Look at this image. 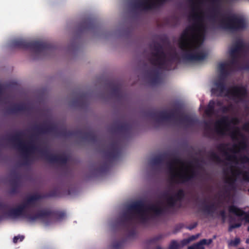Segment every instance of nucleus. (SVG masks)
<instances>
[{
	"label": "nucleus",
	"mask_w": 249,
	"mask_h": 249,
	"mask_svg": "<svg viewBox=\"0 0 249 249\" xmlns=\"http://www.w3.org/2000/svg\"><path fill=\"white\" fill-rule=\"evenodd\" d=\"M209 157L212 160L217 163H220L222 162L220 157L214 152L212 151L210 153Z\"/></svg>",
	"instance_id": "4c0bfd02"
},
{
	"label": "nucleus",
	"mask_w": 249,
	"mask_h": 249,
	"mask_svg": "<svg viewBox=\"0 0 249 249\" xmlns=\"http://www.w3.org/2000/svg\"><path fill=\"white\" fill-rule=\"evenodd\" d=\"M232 105H229V106H223L221 107V110L223 113L229 112L232 108Z\"/></svg>",
	"instance_id": "49530a36"
},
{
	"label": "nucleus",
	"mask_w": 249,
	"mask_h": 249,
	"mask_svg": "<svg viewBox=\"0 0 249 249\" xmlns=\"http://www.w3.org/2000/svg\"><path fill=\"white\" fill-rule=\"evenodd\" d=\"M216 105L217 106H221L222 105V102L220 101H217L216 102Z\"/></svg>",
	"instance_id": "69168bd1"
},
{
	"label": "nucleus",
	"mask_w": 249,
	"mask_h": 249,
	"mask_svg": "<svg viewBox=\"0 0 249 249\" xmlns=\"http://www.w3.org/2000/svg\"><path fill=\"white\" fill-rule=\"evenodd\" d=\"M163 237V235L162 234H159L157 236H156L150 240V242L152 243H156L159 240L161 239Z\"/></svg>",
	"instance_id": "a18cd8bd"
},
{
	"label": "nucleus",
	"mask_w": 249,
	"mask_h": 249,
	"mask_svg": "<svg viewBox=\"0 0 249 249\" xmlns=\"http://www.w3.org/2000/svg\"><path fill=\"white\" fill-rule=\"evenodd\" d=\"M168 0H145L140 1L136 0L133 4L134 8L136 9H142L143 10H151L162 5Z\"/></svg>",
	"instance_id": "4468645a"
},
{
	"label": "nucleus",
	"mask_w": 249,
	"mask_h": 249,
	"mask_svg": "<svg viewBox=\"0 0 249 249\" xmlns=\"http://www.w3.org/2000/svg\"><path fill=\"white\" fill-rule=\"evenodd\" d=\"M213 242V240L212 239H203L198 242L199 244L201 245L202 246H203L204 245H209Z\"/></svg>",
	"instance_id": "c03bdc74"
},
{
	"label": "nucleus",
	"mask_w": 249,
	"mask_h": 249,
	"mask_svg": "<svg viewBox=\"0 0 249 249\" xmlns=\"http://www.w3.org/2000/svg\"><path fill=\"white\" fill-rule=\"evenodd\" d=\"M163 161V158L162 156H157L151 160V162L153 165H157L162 163Z\"/></svg>",
	"instance_id": "e433bc0d"
},
{
	"label": "nucleus",
	"mask_w": 249,
	"mask_h": 249,
	"mask_svg": "<svg viewBox=\"0 0 249 249\" xmlns=\"http://www.w3.org/2000/svg\"><path fill=\"white\" fill-rule=\"evenodd\" d=\"M221 27L226 30L236 32L244 30L247 27L245 19L235 14H231L220 20Z\"/></svg>",
	"instance_id": "0eeeda50"
},
{
	"label": "nucleus",
	"mask_w": 249,
	"mask_h": 249,
	"mask_svg": "<svg viewBox=\"0 0 249 249\" xmlns=\"http://www.w3.org/2000/svg\"><path fill=\"white\" fill-rule=\"evenodd\" d=\"M18 178H16L11 180V188L10 193L11 194H15L18 193Z\"/></svg>",
	"instance_id": "2f4dec72"
},
{
	"label": "nucleus",
	"mask_w": 249,
	"mask_h": 249,
	"mask_svg": "<svg viewBox=\"0 0 249 249\" xmlns=\"http://www.w3.org/2000/svg\"><path fill=\"white\" fill-rule=\"evenodd\" d=\"M41 198V196L37 194L31 195L27 198L25 202L18 206V207L20 209V210L22 213H27L25 209L30 207L33 206L35 202L40 199Z\"/></svg>",
	"instance_id": "dca6fc26"
},
{
	"label": "nucleus",
	"mask_w": 249,
	"mask_h": 249,
	"mask_svg": "<svg viewBox=\"0 0 249 249\" xmlns=\"http://www.w3.org/2000/svg\"><path fill=\"white\" fill-rule=\"evenodd\" d=\"M173 196L178 201H181L184 199L185 196V192L182 189H179Z\"/></svg>",
	"instance_id": "72a5a7b5"
},
{
	"label": "nucleus",
	"mask_w": 249,
	"mask_h": 249,
	"mask_svg": "<svg viewBox=\"0 0 249 249\" xmlns=\"http://www.w3.org/2000/svg\"><path fill=\"white\" fill-rule=\"evenodd\" d=\"M241 161L242 163H249V158L246 156H245L241 158Z\"/></svg>",
	"instance_id": "6e6d98bb"
},
{
	"label": "nucleus",
	"mask_w": 249,
	"mask_h": 249,
	"mask_svg": "<svg viewBox=\"0 0 249 249\" xmlns=\"http://www.w3.org/2000/svg\"><path fill=\"white\" fill-rule=\"evenodd\" d=\"M231 60L228 62L229 69L232 70H245L249 71V63H246L242 67H240L239 62V55L230 54Z\"/></svg>",
	"instance_id": "f3484780"
},
{
	"label": "nucleus",
	"mask_w": 249,
	"mask_h": 249,
	"mask_svg": "<svg viewBox=\"0 0 249 249\" xmlns=\"http://www.w3.org/2000/svg\"><path fill=\"white\" fill-rule=\"evenodd\" d=\"M215 102L213 100H211L209 102L207 108L205 110V113L208 116H212L214 113Z\"/></svg>",
	"instance_id": "c85d7f7f"
},
{
	"label": "nucleus",
	"mask_w": 249,
	"mask_h": 249,
	"mask_svg": "<svg viewBox=\"0 0 249 249\" xmlns=\"http://www.w3.org/2000/svg\"><path fill=\"white\" fill-rule=\"evenodd\" d=\"M29 110V107L24 103L15 104L7 108V112L10 114H15L22 111Z\"/></svg>",
	"instance_id": "4be33fe9"
},
{
	"label": "nucleus",
	"mask_w": 249,
	"mask_h": 249,
	"mask_svg": "<svg viewBox=\"0 0 249 249\" xmlns=\"http://www.w3.org/2000/svg\"><path fill=\"white\" fill-rule=\"evenodd\" d=\"M82 25L81 23L79 22V49H80V34L81 32L82 31Z\"/></svg>",
	"instance_id": "13d9d810"
},
{
	"label": "nucleus",
	"mask_w": 249,
	"mask_h": 249,
	"mask_svg": "<svg viewBox=\"0 0 249 249\" xmlns=\"http://www.w3.org/2000/svg\"><path fill=\"white\" fill-rule=\"evenodd\" d=\"M24 238V236L23 235H18L16 236L13 238V242L15 243H17L18 241H22Z\"/></svg>",
	"instance_id": "de8ad7c7"
},
{
	"label": "nucleus",
	"mask_w": 249,
	"mask_h": 249,
	"mask_svg": "<svg viewBox=\"0 0 249 249\" xmlns=\"http://www.w3.org/2000/svg\"><path fill=\"white\" fill-rule=\"evenodd\" d=\"M180 245L175 240L171 242L169 247V249H179L180 248Z\"/></svg>",
	"instance_id": "79ce46f5"
},
{
	"label": "nucleus",
	"mask_w": 249,
	"mask_h": 249,
	"mask_svg": "<svg viewBox=\"0 0 249 249\" xmlns=\"http://www.w3.org/2000/svg\"><path fill=\"white\" fill-rule=\"evenodd\" d=\"M230 126L229 118L225 116L217 121L215 124V131L219 135H224Z\"/></svg>",
	"instance_id": "2eb2a0df"
},
{
	"label": "nucleus",
	"mask_w": 249,
	"mask_h": 249,
	"mask_svg": "<svg viewBox=\"0 0 249 249\" xmlns=\"http://www.w3.org/2000/svg\"><path fill=\"white\" fill-rule=\"evenodd\" d=\"M55 215L57 218L59 219H63L65 216V213L63 212H58Z\"/></svg>",
	"instance_id": "603ef678"
},
{
	"label": "nucleus",
	"mask_w": 249,
	"mask_h": 249,
	"mask_svg": "<svg viewBox=\"0 0 249 249\" xmlns=\"http://www.w3.org/2000/svg\"><path fill=\"white\" fill-rule=\"evenodd\" d=\"M230 136L233 140H238V137H240L243 140L245 139V136L240 131L238 128H236L234 131H232L230 134Z\"/></svg>",
	"instance_id": "473e14b6"
},
{
	"label": "nucleus",
	"mask_w": 249,
	"mask_h": 249,
	"mask_svg": "<svg viewBox=\"0 0 249 249\" xmlns=\"http://www.w3.org/2000/svg\"><path fill=\"white\" fill-rule=\"evenodd\" d=\"M109 86L111 89V92L113 96L118 99H121L123 97V93L118 84L110 82L109 83Z\"/></svg>",
	"instance_id": "b1692460"
},
{
	"label": "nucleus",
	"mask_w": 249,
	"mask_h": 249,
	"mask_svg": "<svg viewBox=\"0 0 249 249\" xmlns=\"http://www.w3.org/2000/svg\"><path fill=\"white\" fill-rule=\"evenodd\" d=\"M247 48V44L242 39H238L230 50V54L239 55V53L243 49Z\"/></svg>",
	"instance_id": "412c9836"
},
{
	"label": "nucleus",
	"mask_w": 249,
	"mask_h": 249,
	"mask_svg": "<svg viewBox=\"0 0 249 249\" xmlns=\"http://www.w3.org/2000/svg\"><path fill=\"white\" fill-rule=\"evenodd\" d=\"M33 130L38 134L52 133L65 138L70 137L72 134V132L68 130L66 128L64 127L58 129L57 126L53 124L48 125H36L33 128Z\"/></svg>",
	"instance_id": "1a4fd4ad"
},
{
	"label": "nucleus",
	"mask_w": 249,
	"mask_h": 249,
	"mask_svg": "<svg viewBox=\"0 0 249 249\" xmlns=\"http://www.w3.org/2000/svg\"><path fill=\"white\" fill-rule=\"evenodd\" d=\"M133 128V124L130 122L123 123L114 127L116 131L124 134L126 136H129L131 134Z\"/></svg>",
	"instance_id": "a211bd4d"
},
{
	"label": "nucleus",
	"mask_w": 249,
	"mask_h": 249,
	"mask_svg": "<svg viewBox=\"0 0 249 249\" xmlns=\"http://www.w3.org/2000/svg\"><path fill=\"white\" fill-rule=\"evenodd\" d=\"M205 200H204L203 203L204 205L200 208L201 211L208 216H213L216 210V207L214 203L207 205L205 204Z\"/></svg>",
	"instance_id": "393cba45"
},
{
	"label": "nucleus",
	"mask_w": 249,
	"mask_h": 249,
	"mask_svg": "<svg viewBox=\"0 0 249 249\" xmlns=\"http://www.w3.org/2000/svg\"><path fill=\"white\" fill-rule=\"evenodd\" d=\"M146 206L144 203L141 200L135 201L129 205V210L130 211H135V215H138L139 219L142 223H145L148 220L147 215L145 213V210L148 209V207ZM150 211H151L150 210Z\"/></svg>",
	"instance_id": "f8f14e48"
},
{
	"label": "nucleus",
	"mask_w": 249,
	"mask_h": 249,
	"mask_svg": "<svg viewBox=\"0 0 249 249\" xmlns=\"http://www.w3.org/2000/svg\"><path fill=\"white\" fill-rule=\"evenodd\" d=\"M197 225V223L196 222H195L186 227L187 229H189V230H192L195 228Z\"/></svg>",
	"instance_id": "4d7b16f0"
},
{
	"label": "nucleus",
	"mask_w": 249,
	"mask_h": 249,
	"mask_svg": "<svg viewBox=\"0 0 249 249\" xmlns=\"http://www.w3.org/2000/svg\"><path fill=\"white\" fill-rule=\"evenodd\" d=\"M191 17L195 23L182 32L178 45L183 52V60L188 62H195L203 60L206 57V54L200 51L202 43L199 41L195 33L196 31L205 32L206 27L203 23V17L200 14L195 13Z\"/></svg>",
	"instance_id": "f257e3e1"
},
{
	"label": "nucleus",
	"mask_w": 249,
	"mask_h": 249,
	"mask_svg": "<svg viewBox=\"0 0 249 249\" xmlns=\"http://www.w3.org/2000/svg\"><path fill=\"white\" fill-rule=\"evenodd\" d=\"M242 129L246 132H249V122L243 124Z\"/></svg>",
	"instance_id": "5fc2aeb1"
},
{
	"label": "nucleus",
	"mask_w": 249,
	"mask_h": 249,
	"mask_svg": "<svg viewBox=\"0 0 249 249\" xmlns=\"http://www.w3.org/2000/svg\"><path fill=\"white\" fill-rule=\"evenodd\" d=\"M177 201H178L176 200L174 196H170L167 198V205L166 207H161L157 204H151L148 208L155 215L160 216L168 212V208L174 207Z\"/></svg>",
	"instance_id": "ddd939ff"
},
{
	"label": "nucleus",
	"mask_w": 249,
	"mask_h": 249,
	"mask_svg": "<svg viewBox=\"0 0 249 249\" xmlns=\"http://www.w3.org/2000/svg\"><path fill=\"white\" fill-rule=\"evenodd\" d=\"M199 236V234L194 235L190 236L188 238L184 239L181 241V247L184 246L188 244L190 242L196 240Z\"/></svg>",
	"instance_id": "f704fd0d"
},
{
	"label": "nucleus",
	"mask_w": 249,
	"mask_h": 249,
	"mask_svg": "<svg viewBox=\"0 0 249 249\" xmlns=\"http://www.w3.org/2000/svg\"><path fill=\"white\" fill-rule=\"evenodd\" d=\"M246 243L247 244H249V238L247 239V240L246 241Z\"/></svg>",
	"instance_id": "774afa93"
},
{
	"label": "nucleus",
	"mask_w": 249,
	"mask_h": 249,
	"mask_svg": "<svg viewBox=\"0 0 249 249\" xmlns=\"http://www.w3.org/2000/svg\"><path fill=\"white\" fill-rule=\"evenodd\" d=\"M121 148L120 143L118 141L111 142L105 152V157L107 160L101 166L98 168L97 171L101 173L107 172L109 168L110 164L116 160L120 155Z\"/></svg>",
	"instance_id": "423d86ee"
},
{
	"label": "nucleus",
	"mask_w": 249,
	"mask_h": 249,
	"mask_svg": "<svg viewBox=\"0 0 249 249\" xmlns=\"http://www.w3.org/2000/svg\"><path fill=\"white\" fill-rule=\"evenodd\" d=\"M84 137L86 140L91 142H95L97 141V136L93 131L85 133Z\"/></svg>",
	"instance_id": "7c9ffc66"
},
{
	"label": "nucleus",
	"mask_w": 249,
	"mask_h": 249,
	"mask_svg": "<svg viewBox=\"0 0 249 249\" xmlns=\"http://www.w3.org/2000/svg\"><path fill=\"white\" fill-rule=\"evenodd\" d=\"M184 162L183 160L180 159L178 157H175L171 161L168 162L167 163V165L168 167V169L169 170V172L171 174V176L172 174H175V167L174 165L176 164H183Z\"/></svg>",
	"instance_id": "cd10ccee"
},
{
	"label": "nucleus",
	"mask_w": 249,
	"mask_h": 249,
	"mask_svg": "<svg viewBox=\"0 0 249 249\" xmlns=\"http://www.w3.org/2000/svg\"><path fill=\"white\" fill-rule=\"evenodd\" d=\"M231 220L230 221V224L228 228V231L230 232H231L234 229L238 228L242 226V223L241 222L231 224Z\"/></svg>",
	"instance_id": "58836bf2"
},
{
	"label": "nucleus",
	"mask_w": 249,
	"mask_h": 249,
	"mask_svg": "<svg viewBox=\"0 0 249 249\" xmlns=\"http://www.w3.org/2000/svg\"><path fill=\"white\" fill-rule=\"evenodd\" d=\"M4 88L2 84H0V101L1 99V96L4 92Z\"/></svg>",
	"instance_id": "bf43d9fd"
},
{
	"label": "nucleus",
	"mask_w": 249,
	"mask_h": 249,
	"mask_svg": "<svg viewBox=\"0 0 249 249\" xmlns=\"http://www.w3.org/2000/svg\"><path fill=\"white\" fill-rule=\"evenodd\" d=\"M150 48L154 52L151 53L152 56L149 61L152 65L157 66L158 68L147 71V74L151 84L155 85L160 82L159 70L162 69L170 70L171 69L169 66L170 61L167 60L166 54L162 46L158 42H154L150 45Z\"/></svg>",
	"instance_id": "7ed1b4c3"
},
{
	"label": "nucleus",
	"mask_w": 249,
	"mask_h": 249,
	"mask_svg": "<svg viewBox=\"0 0 249 249\" xmlns=\"http://www.w3.org/2000/svg\"><path fill=\"white\" fill-rule=\"evenodd\" d=\"M8 208L7 205L3 204L0 201V209L1 210H5Z\"/></svg>",
	"instance_id": "680f3d73"
},
{
	"label": "nucleus",
	"mask_w": 249,
	"mask_h": 249,
	"mask_svg": "<svg viewBox=\"0 0 249 249\" xmlns=\"http://www.w3.org/2000/svg\"><path fill=\"white\" fill-rule=\"evenodd\" d=\"M135 211H130L129 205L127 208V211L117 219L115 226L126 231L133 226V220L135 217Z\"/></svg>",
	"instance_id": "9b49d317"
},
{
	"label": "nucleus",
	"mask_w": 249,
	"mask_h": 249,
	"mask_svg": "<svg viewBox=\"0 0 249 249\" xmlns=\"http://www.w3.org/2000/svg\"><path fill=\"white\" fill-rule=\"evenodd\" d=\"M177 119H178L180 122L185 124L186 127L193 126L196 122V120L191 116L180 113V110L179 114L177 115L176 120Z\"/></svg>",
	"instance_id": "5701e85b"
},
{
	"label": "nucleus",
	"mask_w": 249,
	"mask_h": 249,
	"mask_svg": "<svg viewBox=\"0 0 249 249\" xmlns=\"http://www.w3.org/2000/svg\"><path fill=\"white\" fill-rule=\"evenodd\" d=\"M11 46L13 48L29 50L36 53H39L47 51L52 50L53 46L52 44L41 41H28L23 39L13 40Z\"/></svg>",
	"instance_id": "39448f33"
},
{
	"label": "nucleus",
	"mask_w": 249,
	"mask_h": 249,
	"mask_svg": "<svg viewBox=\"0 0 249 249\" xmlns=\"http://www.w3.org/2000/svg\"><path fill=\"white\" fill-rule=\"evenodd\" d=\"M226 78L219 77L215 81V88L211 89V92L217 96H222V93L226 91L225 96L228 97L236 103L244 102L248 97V90L243 86H233L230 88H227L225 80Z\"/></svg>",
	"instance_id": "20e7f679"
},
{
	"label": "nucleus",
	"mask_w": 249,
	"mask_h": 249,
	"mask_svg": "<svg viewBox=\"0 0 249 249\" xmlns=\"http://www.w3.org/2000/svg\"><path fill=\"white\" fill-rule=\"evenodd\" d=\"M246 146V142L245 141H242L239 143V146L242 148H245Z\"/></svg>",
	"instance_id": "052dcab7"
},
{
	"label": "nucleus",
	"mask_w": 249,
	"mask_h": 249,
	"mask_svg": "<svg viewBox=\"0 0 249 249\" xmlns=\"http://www.w3.org/2000/svg\"><path fill=\"white\" fill-rule=\"evenodd\" d=\"M124 241H115L112 245V249H121L123 247Z\"/></svg>",
	"instance_id": "ea45409f"
},
{
	"label": "nucleus",
	"mask_w": 249,
	"mask_h": 249,
	"mask_svg": "<svg viewBox=\"0 0 249 249\" xmlns=\"http://www.w3.org/2000/svg\"><path fill=\"white\" fill-rule=\"evenodd\" d=\"M240 243V239L238 237H236L234 240H232L230 242V245L231 246L236 247Z\"/></svg>",
	"instance_id": "37998d69"
},
{
	"label": "nucleus",
	"mask_w": 249,
	"mask_h": 249,
	"mask_svg": "<svg viewBox=\"0 0 249 249\" xmlns=\"http://www.w3.org/2000/svg\"><path fill=\"white\" fill-rule=\"evenodd\" d=\"M167 195H168V194H167V193H164V194H163V196L164 197H166L167 196Z\"/></svg>",
	"instance_id": "338daca9"
},
{
	"label": "nucleus",
	"mask_w": 249,
	"mask_h": 249,
	"mask_svg": "<svg viewBox=\"0 0 249 249\" xmlns=\"http://www.w3.org/2000/svg\"><path fill=\"white\" fill-rule=\"evenodd\" d=\"M85 24L84 29L85 31L93 30L96 28V24L93 20L86 22Z\"/></svg>",
	"instance_id": "c9c22d12"
},
{
	"label": "nucleus",
	"mask_w": 249,
	"mask_h": 249,
	"mask_svg": "<svg viewBox=\"0 0 249 249\" xmlns=\"http://www.w3.org/2000/svg\"><path fill=\"white\" fill-rule=\"evenodd\" d=\"M171 57L172 59H176L178 58V54L176 53H173V54H171Z\"/></svg>",
	"instance_id": "e2e57ef3"
},
{
	"label": "nucleus",
	"mask_w": 249,
	"mask_h": 249,
	"mask_svg": "<svg viewBox=\"0 0 249 249\" xmlns=\"http://www.w3.org/2000/svg\"><path fill=\"white\" fill-rule=\"evenodd\" d=\"M229 211L230 213H233L239 217H244L242 219L246 222L249 223V213H247L241 209L237 206L231 205L229 207Z\"/></svg>",
	"instance_id": "aec40b11"
},
{
	"label": "nucleus",
	"mask_w": 249,
	"mask_h": 249,
	"mask_svg": "<svg viewBox=\"0 0 249 249\" xmlns=\"http://www.w3.org/2000/svg\"><path fill=\"white\" fill-rule=\"evenodd\" d=\"M188 249H204V248L203 246H202L201 245L199 244V243H198L196 244L189 247Z\"/></svg>",
	"instance_id": "09e8293b"
},
{
	"label": "nucleus",
	"mask_w": 249,
	"mask_h": 249,
	"mask_svg": "<svg viewBox=\"0 0 249 249\" xmlns=\"http://www.w3.org/2000/svg\"><path fill=\"white\" fill-rule=\"evenodd\" d=\"M179 112V108L177 107L170 112H167L166 111H158L152 110L148 112L147 116L155 120L156 122H159L161 121L169 120L171 119L176 120Z\"/></svg>",
	"instance_id": "9d476101"
},
{
	"label": "nucleus",
	"mask_w": 249,
	"mask_h": 249,
	"mask_svg": "<svg viewBox=\"0 0 249 249\" xmlns=\"http://www.w3.org/2000/svg\"><path fill=\"white\" fill-rule=\"evenodd\" d=\"M235 179L232 178H228L226 180V182L229 184V187L231 190H232L234 188V183Z\"/></svg>",
	"instance_id": "a19ab883"
},
{
	"label": "nucleus",
	"mask_w": 249,
	"mask_h": 249,
	"mask_svg": "<svg viewBox=\"0 0 249 249\" xmlns=\"http://www.w3.org/2000/svg\"><path fill=\"white\" fill-rule=\"evenodd\" d=\"M20 209L18 206L16 208L10 209L6 214L8 216L12 218H17L22 216L26 218L29 222H34L38 219H48L53 215V212L50 210H40L36 214L31 215L27 213H22Z\"/></svg>",
	"instance_id": "6e6552de"
},
{
	"label": "nucleus",
	"mask_w": 249,
	"mask_h": 249,
	"mask_svg": "<svg viewBox=\"0 0 249 249\" xmlns=\"http://www.w3.org/2000/svg\"><path fill=\"white\" fill-rule=\"evenodd\" d=\"M24 133L22 131H19L15 135L9 137L8 140L19 149L23 153L24 160V164L26 165L29 161V153L33 150H37L48 160L52 163H57L62 165L64 169H67V163L69 160V156L63 154L59 155L50 154L47 149H39L32 142H29L27 145L22 141V137Z\"/></svg>",
	"instance_id": "f03ea898"
},
{
	"label": "nucleus",
	"mask_w": 249,
	"mask_h": 249,
	"mask_svg": "<svg viewBox=\"0 0 249 249\" xmlns=\"http://www.w3.org/2000/svg\"><path fill=\"white\" fill-rule=\"evenodd\" d=\"M229 66L228 62L219 63L218 66V69L220 72L219 77L226 78L229 74Z\"/></svg>",
	"instance_id": "bb28decb"
},
{
	"label": "nucleus",
	"mask_w": 249,
	"mask_h": 249,
	"mask_svg": "<svg viewBox=\"0 0 249 249\" xmlns=\"http://www.w3.org/2000/svg\"><path fill=\"white\" fill-rule=\"evenodd\" d=\"M205 127L206 129H210V124L208 122H205Z\"/></svg>",
	"instance_id": "0e129e2a"
},
{
	"label": "nucleus",
	"mask_w": 249,
	"mask_h": 249,
	"mask_svg": "<svg viewBox=\"0 0 249 249\" xmlns=\"http://www.w3.org/2000/svg\"><path fill=\"white\" fill-rule=\"evenodd\" d=\"M227 144L220 143L217 146V149L223 153V155L227 158V160H236V157L234 155H231L227 151Z\"/></svg>",
	"instance_id": "a878e982"
},
{
	"label": "nucleus",
	"mask_w": 249,
	"mask_h": 249,
	"mask_svg": "<svg viewBox=\"0 0 249 249\" xmlns=\"http://www.w3.org/2000/svg\"><path fill=\"white\" fill-rule=\"evenodd\" d=\"M232 174L236 177H238L240 175L243 176V179L244 181L249 182V172L246 171H243L240 169H237L233 171Z\"/></svg>",
	"instance_id": "c756f323"
},
{
	"label": "nucleus",
	"mask_w": 249,
	"mask_h": 249,
	"mask_svg": "<svg viewBox=\"0 0 249 249\" xmlns=\"http://www.w3.org/2000/svg\"><path fill=\"white\" fill-rule=\"evenodd\" d=\"M136 232L135 228H133L128 231V235L129 237H133L136 235Z\"/></svg>",
	"instance_id": "3c124183"
},
{
	"label": "nucleus",
	"mask_w": 249,
	"mask_h": 249,
	"mask_svg": "<svg viewBox=\"0 0 249 249\" xmlns=\"http://www.w3.org/2000/svg\"><path fill=\"white\" fill-rule=\"evenodd\" d=\"M219 215L221 217L223 221H225L226 218V212L224 210H221L219 212Z\"/></svg>",
	"instance_id": "864d4df0"
},
{
	"label": "nucleus",
	"mask_w": 249,
	"mask_h": 249,
	"mask_svg": "<svg viewBox=\"0 0 249 249\" xmlns=\"http://www.w3.org/2000/svg\"><path fill=\"white\" fill-rule=\"evenodd\" d=\"M189 174L190 176L192 177V179H193V180L194 179H195L197 176V173L193 169L190 171Z\"/></svg>",
	"instance_id": "8fccbe9b"
},
{
	"label": "nucleus",
	"mask_w": 249,
	"mask_h": 249,
	"mask_svg": "<svg viewBox=\"0 0 249 249\" xmlns=\"http://www.w3.org/2000/svg\"><path fill=\"white\" fill-rule=\"evenodd\" d=\"M172 181L176 183L184 184L193 181L192 177L189 173L188 174H175L170 176Z\"/></svg>",
	"instance_id": "6ab92c4d"
}]
</instances>
